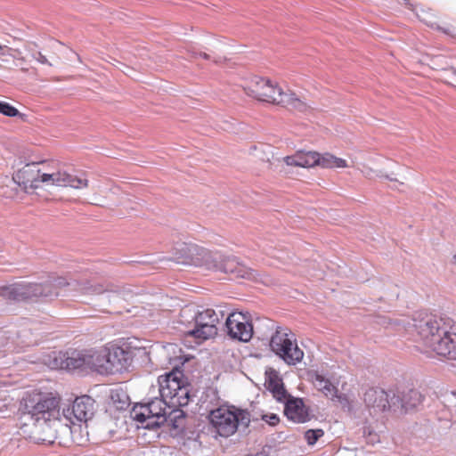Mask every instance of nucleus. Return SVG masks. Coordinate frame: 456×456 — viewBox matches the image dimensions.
Wrapping results in <instances>:
<instances>
[{
    "instance_id": "f257e3e1",
    "label": "nucleus",
    "mask_w": 456,
    "mask_h": 456,
    "mask_svg": "<svg viewBox=\"0 0 456 456\" xmlns=\"http://www.w3.org/2000/svg\"><path fill=\"white\" fill-rule=\"evenodd\" d=\"M417 340L440 356L456 360V325L450 319L427 317L415 321Z\"/></svg>"
},
{
    "instance_id": "f03ea898",
    "label": "nucleus",
    "mask_w": 456,
    "mask_h": 456,
    "mask_svg": "<svg viewBox=\"0 0 456 456\" xmlns=\"http://www.w3.org/2000/svg\"><path fill=\"white\" fill-rule=\"evenodd\" d=\"M189 318L193 322V329L186 331V335L194 338L198 343L214 338L217 334V324L225 318V310L221 306L196 311L194 307L186 306L182 309L179 322L190 323Z\"/></svg>"
},
{
    "instance_id": "7ed1b4c3",
    "label": "nucleus",
    "mask_w": 456,
    "mask_h": 456,
    "mask_svg": "<svg viewBox=\"0 0 456 456\" xmlns=\"http://www.w3.org/2000/svg\"><path fill=\"white\" fill-rule=\"evenodd\" d=\"M247 94L259 101L281 104L282 106L299 112L308 109L307 104L290 90L283 91L277 87L270 79L255 77L252 78Z\"/></svg>"
},
{
    "instance_id": "20e7f679",
    "label": "nucleus",
    "mask_w": 456,
    "mask_h": 456,
    "mask_svg": "<svg viewBox=\"0 0 456 456\" xmlns=\"http://www.w3.org/2000/svg\"><path fill=\"white\" fill-rule=\"evenodd\" d=\"M69 286L62 277L49 280L44 283L17 282L0 288V297L8 301H23L32 297H53L59 296L57 289Z\"/></svg>"
},
{
    "instance_id": "39448f33",
    "label": "nucleus",
    "mask_w": 456,
    "mask_h": 456,
    "mask_svg": "<svg viewBox=\"0 0 456 456\" xmlns=\"http://www.w3.org/2000/svg\"><path fill=\"white\" fill-rule=\"evenodd\" d=\"M159 395L166 399L171 408L186 406L190 402V385L178 368L158 378Z\"/></svg>"
},
{
    "instance_id": "423d86ee",
    "label": "nucleus",
    "mask_w": 456,
    "mask_h": 456,
    "mask_svg": "<svg viewBox=\"0 0 456 456\" xmlns=\"http://www.w3.org/2000/svg\"><path fill=\"white\" fill-rule=\"evenodd\" d=\"M209 420L220 436L229 437L237 431L239 427L243 428L248 427L250 414L234 406H221L210 411Z\"/></svg>"
},
{
    "instance_id": "0eeeda50",
    "label": "nucleus",
    "mask_w": 456,
    "mask_h": 456,
    "mask_svg": "<svg viewBox=\"0 0 456 456\" xmlns=\"http://www.w3.org/2000/svg\"><path fill=\"white\" fill-rule=\"evenodd\" d=\"M60 398L48 393L33 392L22 400L21 407L24 415H29L36 422L44 420L46 424L52 418H57Z\"/></svg>"
},
{
    "instance_id": "6e6552de",
    "label": "nucleus",
    "mask_w": 456,
    "mask_h": 456,
    "mask_svg": "<svg viewBox=\"0 0 456 456\" xmlns=\"http://www.w3.org/2000/svg\"><path fill=\"white\" fill-rule=\"evenodd\" d=\"M179 408H171L168 402L162 396L155 397L146 403L135 404L131 411L133 419L146 427H159L167 421V418Z\"/></svg>"
},
{
    "instance_id": "1a4fd4ad",
    "label": "nucleus",
    "mask_w": 456,
    "mask_h": 456,
    "mask_svg": "<svg viewBox=\"0 0 456 456\" xmlns=\"http://www.w3.org/2000/svg\"><path fill=\"white\" fill-rule=\"evenodd\" d=\"M293 334L286 328L278 327L270 339V349L284 362L296 365L303 360L304 352L293 338Z\"/></svg>"
},
{
    "instance_id": "9d476101",
    "label": "nucleus",
    "mask_w": 456,
    "mask_h": 456,
    "mask_svg": "<svg viewBox=\"0 0 456 456\" xmlns=\"http://www.w3.org/2000/svg\"><path fill=\"white\" fill-rule=\"evenodd\" d=\"M209 256L208 262H210L209 264L212 265L207 266L206 269L208 270L228 273L234 278L265 282L256 271L242 265L238 261L237 257L233 256H225L219 251H211Z\"/></svg>"
},
{
    "instance_id": "9b49d317",
    "label": "nucleus",
    "mask_w": 456,
    "mask_h": 456,
    "mask_svg": "<svg viewBox=\"0 0 456 456\" xmlns=\"http://www.w3.org/2000/svg\"><path fill=\"white\" fill-rule=\"evenodd\" d=\"M288 166L300 167H313L320 166L323 168L346 167V161L341 158L335 157L330 153L320 154L316 151H297L292 156L284 158Z\"/></svg>"
},
{
    "instance_id": "f8f14e48",
    "label": "nucleus",
    "mask_w": 456,
    "mask_h": 456,
    "mask_svg": "<svg viewBox=\"0 0 456 456\" xmlns=\"http://www.w3.org/2000/svg\"><path fill=\"white\" fill-rule=\"evenodd\" d=\"M211 251L193 243L176 242L172 249V259L177 264L196 267L211 266L208 258Z\"/></svg>"
},
{
    "instance_id": "ddd939ff",
    "label": "nucleus",
    "mask_w": 456,
    "mask_h": 456,
    "mask_svg": "<svg viewBox=\"0 0 456 456\" xmlns=\"http://www.w3.org/2000/svg\"><path fill=\"white\" fill-rule=\"evenodd\" d=\"M225 327L231 338L248 342L253 336V326L248 316L240 312L225 310Z\"/></svg>"
},
{
    "instance_id": "4468645a",
    "label": "nucleus",
    "mask_w": 456,
    "mask_h": 456,
    "mask_svg": "<svg viewBox=\"0 0 456 456\" xmlns=\"http://www.w3.org/2000/svg\"><path fill=\"white\" fill-rule=\"evenodd\" d=\"M95 401L89 395L77 397L72 405L62 409V416L71 424L86 422L94 414Z\"/></svg>"
},
{
    "instance_id": "2eb2a0df",
    "label": "nucleus",
    "mask_w": 456,
    "mask_h": 456,
    "mask_svg": "<svg viewBox=\"0 0 456 456\" xmlns=\"http://www.w3.org/2000/svg\"><path fill=\"white\" fill-rule=\"evenodd\" d=\"M42 183L48 185L71 187L73 189H84L88 187L89 181L86 178L69 174L63 170L53 173H44Z\"/></svg>"
},
{
    "instance_id": "dca6fc26",
    "label": "nucleus",
    "mask_w": 456,
    "mask_h": 456,
    "mask_svg": "<svg viewBox=\"0 0 456 456\" xmlns=\"http://www.w3.org/2000/svg\"><path fill=\"white\" fill-rule=\"evenodd\" d=\"M45 172L38 168V163H29L18 170L12 175V180L25 191L37 189L42 183V176Z\"/></svg>"
},
{
    "instance_id": "f3484780",
    "label": "nucleus",
    "mask_w": 456,
    "mask_h": 456,
    "mask_svg": "<svg viewBox=\"0 0 456 456\" xmlns=\"http://www.w3.org/2000/svg\"><path fill=\"white\" fill-rule=\"evenodd\" d=\"M394 391H385L375 387L368 389L364 394V403L367 407L375 412H382L393 407L391 398Z\"/></svg>"
},
{
    "instance_id": "a211bd4d",
    "label": "nucleus",
    "mask_w": 456,
    "mask_h": 456,
    "mask_svg": "<svg viewBox=\"0 0 456 456\" xmlns=\"http://www.w3.org/2000/svg\"><path fill=\"white\" fill-rule=\"evenodd\" d=\"M87 351L68 350L60 353L56 360L60 361V367L69 370H87Z\"/></svg>"
},
{
    "instance_id": "6ab92c4d",
    "label": "nucleus",
    "mask_w": 456,
    "mask_h": 456,
    "mask_svg": "<svg viewBox=\"0 0 456 456\" xmlns=\"http://www.w3.org/2000/svg\"><path fill=\"white\" fill-rule=\"evenodd\" d=\"M109 363L111 367V373L126 370L132 362L131 353L120 346H111L107 349Z\"/></svg>"
},
{
    "instance_id": "aec40b11",
    "label": "nucleus",
    "mask_w": 456,
    "mask_h": 456,
    "mask_svg": "<svg viewBox=\"0 0 456 456\" xmlns=\"http://www.w3.org/2000/svg\"><path fill=\"white\" fill-rule=\"evenodd\" d=\"M393 407L401 408L405 411L417 408L422 402L421 394L416 389H409L406 392L393 393L391 398Z\"/></svg>"
},
{
    "instance_id": "412c9836",
    "label": "nucleus",
    "mask_w": 456,
    "mask_h": 456,
    "mask_svg": "<svg viewBox=\"0 0 456 456\" xmlns=\"http://www.w3.org/2000/svg\"><path fill=\"white\" fill-rule=\"evenodd\" d=\"M284 414L289 419L297 423H304L309 419L308 409L301 398L289 396L285 403Z\"/></svg>"
},
{
    "instance_id": "4be33fe9",
    "label": "nucleus",
    "mask_w": 456,
    "mask_h": 456,
    "mask_svg": "<svg viewBox=\"0 0 456 456\" xmlns=\"http://www.w3.org/2000/svg\"><path fill=\"white\" fill-rule=\"evenodd\" d=\"M87 370H95L101 374L111 373L109 363L107 348L99 351H87Z\"/></svg>"
},
{
    "instance_id": "5701e85b",
    "label": "nucleus",
    "mask_w": 456,
    "mask_h": 456,
    "mask_svg": "<svg viewBox=\"0 0 456 456\" xmlns=\"http://www.w3.org/2000/svg\"><path fill=\"white\" fill-rule=\"evenodd\" d=\"M314 386L322 391L327 397L334 398L338 396V388L323 374L314 371L310 373Z\"/></svg>"
},
{
    "instance_id": "b1692460",
    "label": "nucleus",
    "mask_w": 456,
    "mask_h": 456,
    "mask_svg": "<svg viewBox=\"0 0 456 456\" xmlns=\"http://www.w3.org/2000/svg\"><path fill=\"white\" fill-rule=\"evenodd\" d=\"M110 399V404L118 411H125L130 405L129 396L122 388L111 389Z\"/></svg>"
},
{
    "instance_id": "393cba45",
    "label": "nucleus",
    "mask_w": 456,
    "mask_h": 456,
    "mask_svg": "<svg viewBox=\"0 0 456 456\" xmlns=\"http://www.w3.org/2000/svg\"><path fill=\"white\" fill-rule=\"evenodd\" d=\"M110 292L112 293L111 295L108 294L105 296L110 302H117L119 298L130 300L135 295L133 289L128 287L118 288L115 290L111 289Z\"/></svg>"
},
{
    "instance_id": "a878e982",
    "label": "nucleus",
    "mask_w": 456,
    "mask_h": 456,
    "mask_svg": "<svg viewBox=\"0 0 456 456\" xmlns=\"http://www.w3.org/2000/svg\"><path fill=\"white\" fill-rule=\"evenodd\" d=\"M270 390L273 395V397L278 402H284L288 400V398L290 396L286 389L284 388V386L281 382H271L270 385Z\"/></svg>"
},
{
    "instance_id": "bb28decb",
    "label": "nucleus",
    "mask_w": 456,
    "mask_h": 456,
    "mask_svg": "<svg viewBox=\"0 0 456 456\" xmlns=\"http://www.w3.org/2000/svg\"><path fill=\"white\" fill-rule=\"evenodd\" d=\"M362 436L369 444H375L379 443V435L374 430L370 425H364L362 427Z\"/></svg>"
},
{
    "instance_id": "cd10ccee",
    "label": "nucleus",
    "mask_w": 456,
    "mask_h": 456,
    "mask_svg": "<svg viewBox=\"0 0 456 456\" xmlns=\"http://www.w3.org/2000/svg\"><path fill=\"white\" fill-rule=\"evenodd\" d=\"M79 289L85 294H102L107 289H103V287L100 284H92L91 282H85L79 284Z\"/></svg>"
},
{
    "instance_id": "c85d7f7f",
    "label": "nucleus",
    "mask_w": 456,
    "mask_h": 456,
    "mask_svg": "<svg viewBox=\"0 0 456 456\" xmlns=\"http://www.w3.org/2000/svg\"><path fill=\"white\" fill-rule=\"evenodd\" d=\"M323 435L324 432L321 428L308 429L305 432L304 437L306 440L308 445H314Z\"/></svg>"
},
{
    "instance_id": "c756f323",
    "label": "nucleus",
    "mask_w": 456,
    "mask_h": 456,
    "mask_svg": "<svg viewBox=\"0 0 456 456\" xmlns=\"http://www.w3.org/2000/svg\"><path fill=\"white\" fill-rule=\"evenodd\" d=\"M0 114L7 117H16L19 114V110L5 102H0Z\"/></svg>"
},
{
    "instance_id": "7c9ffc66",
    "label": "nucleus",
    "mask_w": 456,
    "mask_h": 456,
    "mask_svg": "<svg viewBox=\"0 0 456 456\" xmlns=\"http://www.w3.org/2000/svg\"><path fill=\"white\" fill-rule=\"evenodd\" d=\"M363 175L371 179L373 178L374 176H378V177H380V178H386L387 180H390V181H394V182H398L396 178H394L392 177L391 175H383L381 172H379L377 173L376 171L370 169V168H366L362 171Z\"/></svg>"
},
{
    "instance_id": "2f4dec72",
    "label": "nucleus",
    "mask_w": 456,
    "mask_h": 456,
    "mask_svg": "<svg viewBox=\"0 0 456 456\" xmlns=\"http://www.w3.org/2000/svg\"><path fill=\"white\" fill-rule=\"evenodd\" d=\"M262 419L270 426H276L280 421L278 415L275 413L265 414Z\"/></svg>"
},
{
    "instance_id": "473e14b6",
    "label": "nucleus",
    "mask_w": 456,
    "mask_h": 456,
    "mask_svg": "<svg viewBox=\"0 0 456 456\" xmlns=\"http://www.w3.org/2000/svg\"><path fill=\"white\" fill-rule=\"evenodd\" d=\"M31 57L41 64L51 65L45 55L40 52L34 51L31 53Z\"/></svg>"
},
{
    "instance_id": "72a5a7b5",
    "label": "nucleus",
    "mask_w": 456,
    "mask_h": 456,
    "mask_svg": "<svg viewBox=\"0 0 456 456\" xmlns=\"http://www.w3.org/2000/svg\"><path fill=\"white\" fill-rule=\"evenodd\" d=\"M7 331L0 330V348L8 345L10 337L7 335Z\"/></svg>"
},
{
    "instance_id": "f704fd0d",
    "label": "nucleus",
    "mask_w": 456,
    "mask_h": 456,
    "mask_svg": "<svg viewBox=\"0 0 456 456\" xmlns=\"http://www.w3.org/2000/svg\"><path fill=\"white\" fill-rule=\"evenodd\" d=\"M191 53L195 57L200 56V57H202L205 60H209L210 59V56L208 53H206L192 51Z\"/></svg>"
},
{
    "instance_id": "c9c22d12",
    "label": "nucleus",
    "mask_w": 456,
    "mask_h": 456,
    "mask_svg": "<svg viewBox=\"0 0 456 456\" xmlns=\"http://www.w3.org/2000/svg\"><path fill=\"white\" fill-rule=\"evenodd\" d=\"M452 259H453V263L456 265V254L453 256Z\"/></svg>"
},
{
    "instance_id": "e433bc0d",
    "label": "nucleus",
    "mask_w": 456,
    "mask_h": 456,
    "mask_svg": "<svg viewBox=\"0 0 456 456\" xmlns=\"http://www.w3.org/2000/svg\"><path fill=\"white\" fill-rule=\"evenodd\" d=\"M452 395L456 396V392H452Z\"/></svg>"
}]
</instances>
